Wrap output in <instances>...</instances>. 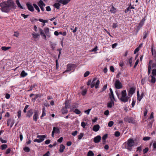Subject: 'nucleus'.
I'll use <instances>...</instances> for the list:
<instances>
[{"label":"nucleus","mask_w":156,"mask_h":156,"mask_svg":"<svg viewBox=\"0 0 156 156\" xmlns=\"http://www.w3.org/2000/svg\"><path fill=\"white\" fill-rule=\"evenodd\" d=\"M50 152L49 151H47L45 154H44L43 156H49Z\"/></svg>","instance_id":"774afa93"},{"label":"nucleus","mask_w":156,"mask_h":156,"mask_svg":"<svg viewBox=\"0 0 156 156\" xmlns=\"http://www.w3.org/2000/svg\"><path fill=\"white\" fill-rule=\"evenodd\" d=\"M42 110V113L41 116V118H42L43 117L45 116L46 115V113L45 112V108L44 107L43 108Z\"/></svg>","instance_id":"cd10ccee"},{"label":"nucleus","mask_w":156,"mask_h":156,"mask_svg":"<svg viewBox=\"0 0 156 156\" xmlns=\"http://www.w3.org/2000/svg\"><path fill=\"white\" fill-rule=\"evenodd\" d=\"M151 139V137L149 136L144 137L143 138V140H149Z\"/></svg>","instance_id":"603ef678"},{"label":"nucleus","mask_w":156,"mask_h":156,"mask_svg":"<svg viewBox=\"0 0 156 156\" xmlns=\"http://www.w3.org/2000/svg\"><path fill=\"white\" fill-rule=\"evenodd\" d=\"M39 111L37 110H35L34 112V115L33 116V119L34 121L35 122L37 121L38 118Z\"/></svg>","instance_id":"0eeeda50"},{"label":"nucleus","mask_w":156,"mask_h":156,"mask_svg":"<svg viewBox=\"0 0 156 156\" xmlns=\"http://www.w3.org/2000/svg\"><path fill=\"white\" fill-rule=\"evenodd\" d=\"M28 107H29V105H26L25 106V107L23 109V112L24 113H26L27 112V111H26L27 109V108Z\"/></svg>","instance_id":"4d7b16f0"},{"label":"nucleus","mask_w":156,"mask_h":156,"mask_svg":"<svg viewBox=\"0 0 156 156\" xmlns=\"http://www.w3.org/2000/svg\"><path fill=\"white\" fill-rule=\"evenodd\" d=\"M63 138L62 137H61L57 141L58 142L61 143L62 141Z\"/></svg>","instance_id":"052dcab7"},{"label":"nucleus","mask_w":156,"mask_h":156,"mask_svg":"<svg viewBox=\"0 0 156 156\" xmlns=\"http://www.w3.org/2000/svg\"><path fill=\"white\" fill-rule=\"evenodd\" d=\"M132 60H133V58L132 57H131L129 60V63L130 64V66L131 67L132 66Z\"/></svg>","instance_id":"5fc2aeb1"},{"label":"nucleus","mask_w":156,"mask_h":156,"mask_svg":"<svg viewBox=\"0 0 156 156\" xmlns=\"http://www.w3.org/2000/svg\"><path fill=\"white\" fill-rule=\"evenodd\" d=\"M144 37H143V39H145L146 38L147 35H148V33L146 32H145L143 33Z\"/></svg>","instance_id":"37998d69"},{"label":"nucleus","mask_w":156,"mask_h":156,"mask_svg":"<svg viewBox=\"0 0 156 156\" xmlns=\"http://www.w3.org/2000/svg\"><path fill=\"white\" fill-rule=\"evenodd\" d=\"M44 30L45 34L48 37H50V34L49 31V28L48 27H45Z\"/></svg>","instance_id":"ddd939ff"},{"label":"nucleus","mask_w":156,"mask_h":156,"mask_svg":"<svg viewBox=\"0 0 156 156\" xmlns=\"http://www.w3.org/2000/svg\"><path fill=\"white\" fill-rule=\"evenodd\" d=\"M16 3L19 7L22 9H23V7L21 5L18 0H16Z\"/></svg>","instance_id":"72a5a7b5"},{"label":"nucleus","mask_w":156,"mask_h":156,"mask_svg":"<svg viewBox=\"0 0 156 156\" xmlns=\"http://www.w3.org/2000/svg\"><path fill=\"white\" fill-rule=\"evenodd\" d=\"M115 87L117 89H121L122 88V84L119 80H117L115 81Z\"/></svg>","instance_id":"39448f33"},{"label":"nucleus","mask_w":156,"mask_h":156,"mask_svg":"<svg viewBox=\"0 0 156 156\" xmlns=\"http://www.w3.org/2000/svg\"><path fill=\"white\" fill-rule=\"evenodd\" d=\"M7 147V146L6 144H4L2 145L1 146V149L2 150H3L4 149H5Z\"/></svg>","instance_id":"2f4dec72"},{"label":"nucleus","mask_w":156,"mask_h":156,"mask_svg":"<svg viewBox=\"0 0 156 156\" xmlns=\"http://www.w3.org/2000/svg\"><path fill=\"white\" fill-rule=\"evenodd\" d=\"M100 129V126L99 125L97 124L94 125L92 129L95 132L98 131Z\"/></svg>","instance_id":"f3484780"},{"label":"nucleus","mask_w":156,"mask_h":156,"mask_svg":"<svg viewBox=\"0 0 156 156\" xmlns=\"http://www.w3.org/2000/svg\"><path fill=\"white\" fill-rule=\"evenodd\" d=\"M143 94L141 95V96H140V95H139V98H138V97H137V100L139 101H140L141 100V99H142V98H143Z\"/></svg>","instance_id":"bf43d9fd"},{"label":"nucleus","mask_w":156,"mask_h":156,"mask_svg":"<svg viewBox=\"0 0 156 156\" xmlns=\"http://www.w3.org/2000/svg\"><path fill=\"white\" fill-rule=\"evenodd\" d=\"M54 132L55 133H60V130L59 128L57 127H54L53 129V130Z\"/></svg>","instance_id":"6ab92c4d"},{"label":"nucleus","mask_w":156,"mask_h":156,"mask_svg":"<svg viewBox=\"0 0 156 156\" xmlns=\"http://www.w3.org/2000/svg\"><path fill=\"white\" fill-rule=\"evenodd\" d=\"M65 148V147L64 145L63 144H61L60 146V148L59 150V151L60 152L62 153L63 152Z\"/></svg>","instance_id":"aec40b11"},{"label":"nucleus","mask_w":156,"mask_h":156,"mask_svg":"<svg viewBox=\"0 0 156 156\" xmlns=\"http://www.w3.org/2000/svg\"><path fill=\"white\" fill-rule=\"evenodd\" d=\"M107 86V84H106L105 85H104V86L103 87V88H102V91H103L105 90L106 89Z\"/></svg>","instance_id":"680f3d73"},{"label":"nucleus","mask_w":156,"mask_h":156,"mask_svg":"<svg viewBox=\"0 0 156 156\" xmlns=\"http://www.w3.org/2000/svg\"><path fill=\"white\" fill-rule=\"evenodd\" d=\"M109 97L111 99V98H112L113 100L115 101L113 92H112V93H110V95Z\"/></svg>","instance_id":"e433bc0d"},{"label":"nucleus","mask_w":156,"mask_h":156,"mask_svg":"<svg viewBox=\"0 0 156 156\" xmlns=\"http://www.w3.org/2000/svg\"><path fill=\"white\" fill-rule=\"evenodd\" d=\"M139 59H137V60L135 62V64L134 67H133V68H135L136 67V66H137V65L138 64V62H139Z\"/></svg>","instance_id":"13d9d810"},{"label":"nucleus","mask_w":156,"mask_h":156,"mask_svg":"<svg viewBox=\"0 0 156 156\" xmlns=\"http://www.w3.org/2000/svg\"><path fill=\"white\" fill-rule=\"evenodd\" d=\"M73 112L77 114H80L81 112L78 109H76L73 111Z\"/></svg>","instance_id":"a19ab883"},{"label":"nucleus","mask_w":156,"mask_h":156,"mask_svg":"<svg viewBox=\"0 0 156 156\" xmlns=\"http://www.w3.org/2000/svg\"><path fill=\"white\" fill-rule=\"evenodd\" d=\"M151 67L150 65H149L148 66V75H149L151 72Z\"/></svg>","instance_id":"c03bdc74"},{"label":"nucleus","mask_w":156,"mask_h":156,"mask_svg":"<svg viewBox=\"0 0 156 156\" xmlns=\"http://www.w3.org/2000/svg\"><path fill=\"white\" fill-rule=\"evenodd\" d=\"M21 76L22 77H24L27 75V73H26L24 70H23L21 73Z\"/></svg>","instance_id":"393cba45"},{"label":"nucleus","mask_w":156,"mask_h":156,"mask_svg":"<svg viewBox=\"0 0 156 156\" xmlns=\"http://www.w3.org/2000/svg\"><path fill=\"white\" fill-rule=\"evenodd\" d=\"M94 154L91 151H89L87 154V156H94Z\"/></svg>","instance_id":"c85d7f7f"},{"label":"nucleus","mask_w":156,"mask_h":156,"mask_svg":"<svg viewBox=\"0 0 156 156\" xmlns=\"http://www.w3.org/2000/svg\"><path fill=\"white\" fill-rule=\"evenodd\" d=\"M136 88L134 87H132L129 89V91H128V95L130 97L132 96V95L135 93Z\"/></svg>","instance_id":"423d86ee"},{"label":"nucleus","mask_w":156,"mask_h":156,"mask_svg":"<svg viewBox=\"0 0 156 156\" xmlns=\"http://www.w3.org/2000/svg\"><path fill=\"white\" fill-rule=\"evenodd\" d=\"M38 5L39 7L40 6H44L45 5L43 1L41 0H40L38 3Z\"/></svg>","instance_id":"4be33fe9"},{"label":"nucleus","mask_w":156,"mask_h":156,"mask_svg":"<svg viewBox=\"0 0 156 156\" xmlns=\"http://www.w3.org/2000/svg\"><path fill=\"white\" fill-rule=\"evenodd\" d=\"M51 140H47L45 141V143L46 144H48L50 143Z\"/></svg>","instance_id":"69168bd1"},{"label":"nucleus","mask_w":156,"mask_h":156,"mask_svg":"<svg viewBox=\"0 0 156 156\" xmlns=\"http://www.w3.org/2000/svg\"><path fill=\"white\" fill-rule=\"evenodd\" d=\"M110 12L111 13H115L116 12V9L114 7L112 6L110 10Z\"/></svg>","instance_id":"412c9836"},{"label":"nucleus","mask_w":156,"mask_h":156,"mask_svg":"<svg viewBox=\"0 0 156 156\" xmlns=\"http://www.w3.org/2000/svg\"><path fill=\"white\" fill-rule=\"evenodd\" d=\"M124 121L130 123H134L135 122V120L133 118L128 116L125 117Z\"/></svg>","instance_id":"20e7f679"},{"label":"nucleus","mask_w":156,"mask_h":156,"mask_svg":"<svg viewBox=\"0 0 156 156\" xmlns=\"http://www.w3.org/2000/svg\"><path fill=\"white\" fill-rule=\"evenodd\" d=\"M151 82L152 83H154L156 81V79L153 76H151Z\"/></svg>","instance_id":"c9c22d12"},{"label":"nucleus","mask_w":156,"mask_h":156,"mask_svg":"<svg viewBox=\"0 0 156 156\" xmlns=\"http://www.w3.org/2000/svg\"><path fill=\"white\" fill-rule=\"evenodd\" d=\"M90 74V72L88 71L86 72L84 74V76L86 77L88 76Z\"/></svg>","instance_id":"3c124183"},{"label":"nucleus","mask_w":156,"mask_h":156,"mask_svg":"<svg viewBox=\"0 0 156 156\" xmlns=\"http://www.w3.org/2000/svg\"><path fill=\"white\" fill-rule=\"evenodd\" d=\"M65 107L67 108H70V105L69 104V102L68 101H66L65 102Z\"/></svg>","instance_id":"f704fd0d"},{"label":"nucleus","mask_w":156,"mask_h":156,"mask_svg":"<svg viewBox=\"0 0 156 156\" xmlns=\"http://www.w3.org/2000/svg\"><path fill=\"white\" fill-rule=\"evenodd\" d=\"M34 95L35 96V97L34 99H32V100H34V101H35L38 97H41V95L40 94H34Z\"/></svg>","instance_id":"58836bf2"},{"label":"nucleus","mask_w":156,"mask_h":156,"mask_svg":"<svg viewBox=\"0 0 156 156\" xmlns=\"http://www.w3.org/2000/svg\"><path fill=\"white\" fill-rule=\"evenodd\" d=\"M100 83V81L98 80H97V78H95L93 80L90 86L91 88L95 86L96 88H97L98 87V86Z\"/></svg>","instance_id":"7ed1b4c3"},{"label":"nucleus","mask_w":156,"mask_h":156,"mask_svg":"<svg viewBox=\"0 0 156 156\" xmlns=\"http://www.w3.org/2000/svg\"><path fill=\"white\" fill-rule=\"evenodd\" d=\"M1 7V9L3 12H9L11 8H14L15 4L11 0H8L6 2H4L0 4Z\"/></svg>","instance_id":"f257e3e1"},{"label":"nucleus","mask_w":156,"mask_h":156,"mask_svg":"<svg viewBox=\"0 0 156 156\" xmlns=\"http://www.w3.org/2000/svg\"><path fill=\"white\" fill-rule=\"evenodd\" d=\"M46 137L45 135H38L37 136V137L39 138V140L41 142H43L44 140V138Z\"/></svg>","instance_id":"2eb2a0df"},{"label":"nucleus","mask_w":156,"mask_h":156,"mask_svg":"<svg viewBox=\"0 0 156 156\" xmlns=\"http://www.w3.org/2000/svg\"><path fill=\"white\" fill-rule=\"evenodd\" d=\"M73 65L69 64L67 66V69L63 72V73H65L66 72H69L71 70V68L73 67Z\"/></svg>","instance_id":"9d476101"},{"label":"nucleus","mask_w":156,"mask_h":156,"mask_svg":"<svg viewBox=\"0 0 156 156\" xmlns=\"http://www.w3.org/2000/svg\"><path fill=\"white\" fill-rule=\"evenodd\" d=\"M27 6L28 9L30 11L33 12L34 11V8L33 6L30 4L27 3Z\"/></svg>","instance_id":"a211bd4d"},{"label":"nucleus","mask_w":156,"mask_h":156,"mask_svg":"<svg viewBox=\"0 0 156 156\" xmlns=\"http://www.w3.org/2000/svg\"><path fill=\"white\" fill-rule=\"evenodd\" d=\"M115 93L118 98L121 101L126 102L128 101L129 98L126 96V90H124L122 91L121 97L120 96V94L117 90L116 91Z\"/></svg>","instance_id":"f03ea898"},{"label":"nucleus","mask_w":156,"mask_h":156,"mask_svg":"<svg viewBox=\"0 0 156 156\" xmlns=\"http://www.w3.org/2000/svg\"><path fill=\"white\" fill-rule=\"evenodd\" d=\"M113 124L114 122L113 121H110L108 123V126L111 127L113 125Z\"/></svg>","instance_id":"79ce46f5"},{"label":"nucleus","mask_w":156,"mask_h":156,"mask_svg":"<svg viewBox=\"0 0 156 156\" xmlns=\"http://www.w3.org/2000/svg\"><path fill=\"white\" fill-rule=\"evenodd\" d=\"M23 150L26 152H29L30 151V149L28 147H26L23 148Z\"/></svg>","instance_id":"49530a36"},{"label":"nucleus","mask_w":156,"mask_h":156,"mask_svg":"<svg viewBox=\"0 0 156 156\" xmlns=\"http://www.w3.org/2000/svg\"><path fill=\"white\" fill-rule=\"evenodd\" d=\"M101 137L100 135H98L94 137V141L95 143H98L101 140Z\"/></svg>","instance_id":"1a4fd4ad"},{"label":"nucleus","mask_w":156,"mask_h":156,"mask_svg":"<svg viewBox=\"0 0 156 156\" xmlns=\"http://www.w3.org/2000/svg\"><path fill=\"white\" fill-rule=\"evenodd\" d=\"M109 112L108 110H106L104 112V114L106 115H109Z\"/></svg>","instance_id":"0e129e2a"},{"label":"nucleus","mask_w":156,"mask_h":156,"mask_svg":"<svg viewBox=\"0 0 156 156\" xmlns=\"http://www.w3.org/2000/svg\"><path fill=\"white\" fill-rule=\"evenodd\" d=\"M118 27V25L117 23H113L112 25V27L113 28H116Z\"/></svg>","instance_id":"338daca9"},{"label":"nucleus","mask_w":156,"mask_h":156,"mask_svg":"<svg viewBox=\"0 0 156 156\" xmlns=\"http://www.w3.org/2000/svg\"><path fill=\"white\" fill-rule=\"evenodd\" d=\"M83 136V133H80V135L78 136V139L79 140L81 139Z\"/></svg>","instance_id":"a18cd8bd"},{"label":"nucleus","mask_w":156,"mask_h":156,"mask_svg":"<svg viewBox=\"0 0 156 156\" xmlns=\"http://www.w3.org/2000/svg\"><path fill=\"white\" fill-rule=\"evenodd\" d=\"M0 141L2 143H6L7 142V141L6 140L2 139L1 137H0Z\"/></svg>","instance_id":"6e6d98bb"},{"label":"nucleus","mask_w":156,"mask_h":156,"mask_svg":"<svg viewBox=\"0 0 156 156\" xmlns=\"http://www.w3.org/2000/svg\"><path fill=\"white\" fill-rule=\"evenodd\" d=\"M87 92V90L86 89H84L83 90L82 93V94L83 96H84L85 95V94H86Z\"/></svg>","instance_id":"8fccbe9b"},{"label":"nucleus","mask_w":156,"mask_h":156,"mask_svg":"<svg viewBox=\"0 0 156 156\" xmlns=\"http://www.w3.org/2000/svg\"><path fill=\"white\" fill-rule=\"evenodd\" d=\"M134 144V142L133 139H129L127 141V146L129 147L133 146Z\"/></svg>","instance_id":"6e6552de"},{"label":"nucleus","mask_w":156,"mask_h":156,"mask_svg":"<svg viewBox=\"0 0 156 156\" xmlns=\"http://www.w3.org/2000/svg\"><path fill=\"white\" fill-rule=\"evenodd\" d=\"M60 3L58 2V3H55L54 5V6L57 9H59V7L60 5Z\"/></svg>","instance_id":"7c9ffc66"},{"label":"nucleus","mask_w":156,"mask_h":156,"mask_svg":"<svg viewBox=\"0 0 156 156\" xmlns=\"http://www.w3.org/2000/svg\"><path fill=\"white\" fill-rule=\"evenodd\" d=\"M21 110H19L17 112V116L19 118L21 117Z\"/></svg>","instance_id":"09e8293b"},{"label":"nucleus","mask_w":156,"mask_h":156,"mask_svg":"<svg viewBox=\"0 0 156 156\" xmlns=\"http://www.w3.org/2000/svg\"><path fill=\"white\" fill-rule=\"evenodd\" d=\"M114 135L116 137H118L120 136V133L119 131H116L115 132Z\"/></svg>","instance_id":"ea45409f"},{"label":"nucleus","mask_w":156,"mask_h":156,"mask_svg":"<svg viewBox=\"0 0 156 156\" xmlns=\"http://www.w3.org/2000/svg\"><path fill=\"white\" fill-rule=\"evenodd\" d=\"M111 101L110 102H109L107 103V105L108 108H111L114 105V101H115L113 100L112 98H111Z\"/></svg>","instance_id":"f8f14e48"},{"label":"nucleus","mask_w":156,"mask_h":156,"mask_svg":"<svg viewBox=\"0 0 156 156\" xmlns=\"http://www.w3.org/2000/svg\"><path fill=\"white\" fill-rule=\"evenodd\" d=\"M33 114V110L31 109L27 111L26 114V116L29 118H30L32 116Z\"/></svg>","instance_id":"4468645a"},{"label":"nucleus","mask_w":156,"mask_h":156,"mask_svg":"<svg viewBox=\"0 0 156 156\" xmlns=\"http://www.w3.org/2000/svg\"><path fill=\"white\" fill-rule=\"evenodd\" d=\"M50 44L51 48L53 50H54L55 48V46L56 45L55 43H53L52 42H50Z\"/></svg>","instance_id":"5701e85b"},{"label":"nucleus","mask_w":156,"mask_h":156,"mask_svg":"<svg viewBox=\"0 0 156 156\" xmlns=\"http://www.w3.org/2000/svg\"><path fill=\"white\" fill-rule=\"evenodd\" d=\"M67 108L66 107L62 108V113L63 114L67 113L68 112Z\"/></svg>","instance_id":"bb28decb"},{"label":"nucleus","mask_w":156,"mask_h":156,"mask_svg":"<svg viewBox=\"0 0 156 156\" xmlns=\"http://www.w3.org/2000/svg\"><path fill=\"white\" fill-rule=\"evenodd\" d=\"M108 136V134H106L103 136L102 137V140L104 141L103 143H104L105 142V141L106 138H107Z\"/></svg>","instance_id":"c756f323"},{"label":"nucleus","mask_w":156,"mask_h":156,"mask_svg":"<svg viewBox=\"0 0 156 156\" xmlns=\"http://www.w3.org/2000/svg\"><path fill=\"white\" fill-rule=\"evenodd\" d=\"M148 150L149 149L148 147H146L143 150V153L144 154L147 153L148 151Z\"/></svg>","instance_id":"de8ad7c7"},{"label":"nucleus","mask_w":156,"mask_h":156,"mask_svg":"<svg viewBox=\"0 0 156 156\" xmlns=\"http://www.w3.org/2000/svg\"><path fill=\"white\" fill-rule=\"evenodd\" d=\"M33 5L35 9L38 12H39L40 10L38 6L35 4H34Z\"/></svg>","instance_id":"473e14b6"},{"label":"nucleus","mask_w":156,"mask_h":156,"mask_svg":"<svg viewBox=\"0 0 156 156\" xmlns=\"http://www.w3.org/2000/svg\"><path fill=\"white\" fill-rule=\"evenodd\" d=\"M144 24V23L143 21H140V23H139V25L137 28L138 30L140 29L143 25Z\"/></svg>","instance_id":"a878e982"},{"label":"nucleus","mask_w":156,"mask_h":156,"mask_svg":"<svg viewBox=\"0 0 156 156\" xmlns=\"http://www.w3.org/2000/svg\"><path fill=\"white\" fill-rule=\"evenodd\" d=\"M70 0H60L59 2L64 5H66L69 3Z\"/></svg>","instance_id":"dca6fc26"},{"label":"nucleus","mask_w":156,"mask_h":156,"mask_svg":"<svg viewBox=\"0 0 156 156\" xmlns=\"http://www.w3.org/2000/svg\"><path fill=\"white\" fill-rule=\"evenodd\" d=\"M152 68H154L152 70V74L153 76L156 75V64L153 63L152 65Z\"/></svg>","instance_id":"9b49d317"},{"label":"nucleus","mask_w":156,"mask_h":156,"mask_svg":"<svg viewBox=\"0 0 156 156\" xmlns=\"http://www.w3.org/2000/svg\"><path fill=\"white\" fill-rule=\"evenodd\" d=\"M146 78L145 77L142 79L141 81V83L142 85H144L145 82Z\"/></svg>","instance_id":"864d4df0"},{"label":"nucleus","mask_w":156,"mask_h":156,"mask_svg":"<svg viewBox=\"0 0 156 156\" xmlns=\"http://www.w3.org/2000/svg\"><path fill=\"white\" fill-rule=\"evenodd\" d=\"M91 110V109H89L87 110H85L84 111V112L86 113L87 115H88L89 114Z\"/></svg>","instance_id":"e2e57ef3"},{"label":"nucleus","mask_w":156,"mask_h":156,"mask_svg":"<svg viewBox=\"0 0 156 156\" xmlns=\"http://www.w3.org/2000/svg\"><path fill=\"white\" fill-rule=\"evenodd\" d=\"M32 35L33 37L35 39L38 38L40 36V35L39 34L35 33H32Z\"/></svg>","instance_id":"b1692460"},{"label":"nucleus","mask_w":156,"mask_h":156,"mask_svg":"<svg viewBox=\"0 0 156 156\" xmlns=\"http://www.w3.org/2000/svg\"><path fill=\"white\" fill-rule=\"evenodd\" d=\"M10 47H6L3 46L2 47V49L3 51H6L10 49Z\"/></svg>","instance_id":"4c0bfd02"}]
</instances>
